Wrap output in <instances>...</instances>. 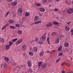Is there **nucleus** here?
<instances>
[{
	"label": "nucleus",
	"mask_w": 73,
	"mask_h": 73,
	"mask_svg": "<svg viewBox=\"0 0 73 73\" xmlns=\"http://www.w3.org/2000/svg\"><path fill=\"white\" fill-rule=\"evenodd\" d=\"M67 13L68 14H72L73 13V8H70L67 11Z\"/></svg>",
	"instance_id": "f257e3e1"
},
{
	"label": "nucleus",
	"mask_w": 73,
	"mask_h": 73,
	"mask_svg": "<svg viewBox=\"0 0 73 73\" xmlns=\"http://www.w3.org/2000/svg\"><path fill=\"white\" fill-rule=\"evenodd\" d=\"M4 60L6 62H7V63H9L12 62V60L11 59L9 60L8 58L6 57H4Z\"/></svg>",
	"instance_id": "f03ea898"
},
{
	"label": "nucleus",
	"mask_w": 73,
	"mask_h": 73,
	"mask_svg": "<svg viewBox=\"0 0 73 73\" xmlns=\"http://www.w3.org/2000/svg\"><path fill=\"white\" fill-rule=\"evenodd\" d=\"M46 34H44L40 38V40L42 41H44L45 39H46Z\"/></svg>",
	"instance_id": "7ed1b4c3"
},
{
	"label": "nucleus",
	"mask_w": 73,
	"mask_h": 73,
	"mask_svg": "<svg viewBox=\"0 0 73 73\" xmlns=\"http://www.w3.org/2000/svg\"><path fill=\"white\" fill-rule=\"evenodd\" d=\"M22 41H23L22 39H19L16 42V45H19V44L22 42Z\"/></svg>",
	"instance_id": "20e7f679"
},
{
	"label": "nucleus",
	"mask_w": 73,
	"mask_h": 73,
	"mask_svg": "<svg viewBox=\"0 0 73 73\" xmlns=\"http://www.w3.org/2000/svg\"><path fill=\"white\" fill-rule=\"evenodd\" d=\"M52 23H48L45 25V27L46 28H49L52 26Z\"/></svg>",
	"instance_id": "39448f33"
},
{
	"label": "nucleus",
	"mask_w": 73,
	"mask_h": 73,
	"mask_svg": "<svg viewBox=\"0 0 73 73\" xmlns=\"http://www.w3.org/2000/svg\"><path fill=\"white\" fill-rule=\"evenodd\" d=\"M37 48L36 46H34L33 47V52H37Z\"/></svg>",
	"instance_id": "423d86ee"
},
{
	"label": "nucleus",
	"mask_w": 73,
	"mask_h": 73,
	"mask_svg": "<svg viewBox=\"0 0 73 73\" xmlns=\"http://www.w3.org/2000/svg\"><path fill=\"white\" fill-rule=\"evenodd\" d=\"M22 50H23V51H25V49H26V45L25 44H24L22 45Z\"/></svg>",
	"instance_id": "0eeeda50"
},
{
	"label": "nucleus",
	"mask_w": 73,
	"mask_h": 73,
	"mask_svg": "<svg viewBox=\"0 0 73 73\" xmlns=\"http://www.w3.org/2000/svg\"><path fill=\"white\" fill-rule=\"evenodd\" d=\"M39 11L41 12H44L45 11V9L43 8H41L39 9Z\"/></svg>",
	"instance_id": "6e6552de"
},
{
	"label": "nucleus",
	"mask_w": 73,
	"mask_h": 73,
	"mask_svg": "<svg viewBox=\"0 0 73 73\" xmlns=\"http://www.w3.org/2000/svg\"><path fill=\"white\" fill-rule=\"evenodd\" d=\"M46 67V64H43L41 65V68L44 69Z\"/></svg>",
	"instance_id": "1a4fd4ad"
},
{
	"label": "nucleus",
	"mask_w": 73,
	"mask_h": 73,
	"mask_svg": "<svg viewBox=\"0 0 73 73\" xmlns=\"http://www.w3.org/2000/svg\"><path fill=\"white\" fill-rule=\"evenodd\" d=\"M38 19H39V16L37 15H36L34 17V21H37Z\"/></svg>",
	"instance_id": "9d476101"
},
{
	"label": "nucleus",
	"mask_w": 73,
	"mask_h": 73,
	"mask_svg": "<svg viewBox=\"0 0 73 73\" xmlns=\"http://www.w3.org/2000/svg\"><path fill=\"white\" fill-rule=\"evenodd\" d=\"M69 43L68 42H66L64 44V46L65 47H66L67 48V47H68L69 46Z\"/></svg>",
	"instance_id": "9b49d317"
},
{
	"label": "nucleus",
	"mask_w": 73,
	"mask_h": 73,
	"mask_svg": "<svg viewBox=\"0 0 73 73\" xmlns=\"http://www.w3.org/2000/svg\"><path fill=\"white\" fill-rule=\"evenodd\" d=\"M44 52L43 51H42L40 52L39 54V56L41 57H42V56H44Z\"/></svg>",
	"instance_id": "f8f14e48"
},
{
	"label": "nucleus",
	"mask_w": 73,
	"mask_h": 73,
	"mask_svg": "<svg viewBox=\"0 0 73 73\" xmlns=\"http://www.w3.org/2000/svg\"><path fill=\"white\" fill-rule=\"evenodd\" d=\"M17 2H13L11 4V5L12 6H15L17 5Z\"/></svg>",
	"instance_id": "ddd939ff"
},
{
	"label": "nucleus",
	"mask_w": 73,
	"mask_h": 73,
	"mask_svg": "<svg viewBox=\"0 0 73 73\" xmlns=\"http://www.w3.org/2000/svg\"><path fill=\"white\" fill-rule=\"evenodd\" d=\"M18 12L19 13H22L23 12V9L21 8H19L18 9Z\"/></svg>",
	"instance_id": "4468645a"
},
{
	"label": "nucleus",
	"mask_w": 73,
	"mask_h": 73,
	"mask_svg": "<svg viewBox=\"0 0 73 73\" xmlns=\"http://www.w3.org/2000/svg\"><path fill=\"white\" fill-rule=\"evenodd\" d=\"M65 29L66 31H69L70 30V28L68 26H66L65 27Z\"/></svg>",
	"instance_id": "2eb2a0df"
},
{
	"label": "nucleus",
	"mask_w": 73,
	"mask_h": 73,
	"mask_svg": "<svg viewBox=\"0 0 73 73\" xmlns=\"http://www.w3.org/2000/svg\"><path fill=\"white\" fill-rule=\"evenodd\" d=\"M62 46H60L59 48H58V51H60H60H61V50H62Z\"/></svg>",
	"instance_id": "dca6fc26"
},
{
	"label": "nucleus",
	"mask_w": 73,
	"mask_h": 73,
	"mask_svg": "<svg viewBox=\"0 0 73 73\" xmlns=\"http://www.w3.org/2000/svg\"><path fill=\"white\" fill-rule=\"evenodd\" d=\"M4 39L3 38H0V42H4Z\"/></svg>",
	"instance_id": "f3484780"
},
{
	"label": "nucleus",
	"mask_w": 73,
	"mask_h": 73,
	"mask_svg": "<svg viewBox=\"0 0 73 73\" xmlns=\"http://www.w3.org/2000/svg\"><path fill=\"white\" fill-rule=\"evenodd\" d=\"M57 35V33H56V32H53L52 33V36H55V35Z\"/></svg>",
	"instance_id": "a211bd4d"
},
{
	"label": "nucleus",
	"mask_w": 73,
	"mask_h": 73,
	"mask_svg": "<svg viewBox=\"0 0 73 73\" xmlns=\"http://www.w3.org/2000/svg\"><path fill=\"white\" fill-rule=\"evenodd\" d=\"M53 24H54V25H59V23L57 22L56 21L54 22Z\"/></svg>",
	"instance_id": "6ab92c4d"
},
{
	"label": "nucleus",
	"mask_w": 73,
	"mask_h": 73,
	"mask_svg": "<svg viewBox=\"0 0 73 73\" xmlns=\"http://www.w3.org/2000/svg\"><path fill=\"white\" fill-rule=\"evenodd\" d=\"M4 67L5 68H7L8 66V65L7 63H5L4 65Z\"/></svg>",
	"instance_id": "aec40b11"
},
{
	"label": "nucleus",
	"mask_w": 73,
	"mask_h": 73,
	"mask_svg": "<svg viewBox=\"0 0 73 73\" xmlns=\"http://www.w3.org/2000/svg\"><path fill=\"white\" fill-rule=\"evenodd\" d=\"M9 23H11V24H13L14 23V21L13 20H10L9 21Z\"/></svg>",
	"instance_id": "412c9836"
},
{
	"label": "nucleus",
	"mask_w": 73,
	"mask_h": 73,
	"mask_svg": "<svg viewBox=\"0 0 73 73\" xmlns=\"http://www.w3.org/2000/svg\"><path fill=\"white\" fill-rule=\"evenodd\" d=\"M55 42L56 44H58L59 43V38H57V40Z\"/></svg>",
	"instance_id": "4be33fe9"
},
{
	"label": "nucleus",
	"mask_w": 73,
	"mask_h": 73,
	"mask_svg": "<svg viewBox=\"0 0 73 73\" xmlns=\"http://www.w3.org/2000/svg\"><path fill=\"white\" fill-rule=\"evenodd\" d=\"M29 54L30 56H33V53L32 52H29Z\"/></svg>",
	"instance_id": "5701e85b"
},
{
	"label": "nucleus",
	"mask_w": 73,
	"mask_h": 73,
	"mask_svg": "<svg viewBox=\"0 0 73 73\" xmlns=\"http://www.w3.org/2000/svg\"><path fill=\"white\" fill-rule=\"evenodd\" d=\"M28 66H31V62L30 61H29L28 62Z\"/></svg>",
	"instance_id": "b1692460"
},
{
	"label": "nucleus",
	"mask_w": 73,
	"mask_h": 73,
	"mask_svg": "<svg viewBox=\"0 0 73 73\" xmlns=\"http://www.w3.org/2000/svg\"><path fill=\"white\" fill-rule=\"evenodd\" d=\"M13 43L12 42H9V45L10 46H11L12 45H13Z\"/></svg>",
	"instance_id": "393cba45"
},
{
	"label": "nucleus",
	"mask_w": 73,
	"mask_h": 73,
	"mask_svg": "<svg viewBox=\"0 0 73 73\" xmlns=\"http://www.w3.org/2000/svg\"><path fill=\"white\" fill-rule=\"evenodd\" d=\"M25 16L28 17V16H29V13L28 12H26V14H25Z\"/></svg>",
	"instance_id": "a878e982"
},
{
	"label": "nucleus",
	"mask_w": 73,
	"mask_h": 73,
	"mask_svg": "<svg viewBox=\"0 0 73 73\" xmlns=\"http://www.w3.org/2000/svg\"><path fill=\"white\" fill-rule=\"evenodd\" d=\"M10 46L8 45L6 46V49H9V48H10V46Z\"/></svg>",
	"instance_id": "bb28decb"
},
{
	"label": "nucleus",
	"mask_w": 73,
	"mask_h": 73,
	"mask_svg": "<svg viewBox=\"0 0 73 73\" xmlns=\"http://www.w3.org/2000/svg\"><path fill=\"white\" fill-rule=\"evenodd\" d=\"M10 28L12 29H15V28H16L15 27L12 26H10Z\"/></svg>",
	"instance_id": "cd10ccee"
},
{
	"label": "nucleus",
	"mask_w": 73,
	"mask_h": 73,
	"mask_svg": "<svg viewBox=\"0 0 73 73\" xmlns=\"http://www.w3.org/2000/svg\"><path fill=\"white\" fill-rule=\"evenodd\" d=\"M47 42L48 44H50V42L49 41V38H47Z\"/></svg>",
	"instance_id": "c85d7f7f"
},
{
	"label": "nucleus",
	"mask_w": 73,
	"mask_h": 73,
	"mask_svg": "<svg viewBox=\"0 0 73 73\" xmlns=\"http://www.w3.org/2000/svg\"><path fill=\"white\" fill-rule=\"evenodd\" d=\"M58 56H63V54L62 52H60L58 54Z\"/></svg>",
	"instance_id": "c756f323"
},
{
	"label": "nucleus",
	"mask_w": 73,
	"mask_h": 73,
	"mask_svg": "<svg viewBox=\"0 0 73 73\" xmlns=\"http://www.w3.org/2000/svg\"><path fill=\"white\" fill-rule=\"evenodd\" d=\"M17 33H18V34H19V35H20L21 34V33H22V31L20 30L18 31H17Z\"/></svg>",
	"instance_id": "7c9ffc66"
},
{
	"label": "nucleus",
	"mask_w": 73,
	"mask_h": 73,
	"mask_svg": "<svg viewBox=\"0 0 73 73\" xmlns=\"http://www.w3.org/2000/svg\"><path fill=\"white\" fill-rule=\"evenodd\" d=\"M17 40V38H14L12 40V41H13V42H16Z\"/></svg>",
	"instance_id": "2f4dec72"
},
{
	"label": "nucleus",
	"mask_w": 73,
	"mask_h": 73,
	"mask_svg": "<svg viewBox=\"0 0 73 73\" xmlns=\"http://www.w3.org/2000/svg\"><path fill=\"white\" fill-rule=\"evenodd\" d=\"M41 64H42V62H40L38 63V66H41Z\"/></svg>",
	"instance_id": "473e14b6"
},
{
	"label": "nucleus",
	"mask_w": 73,
	"mask_h": 73,
	"mask_svg": "<svg viewBox=\"0 0 73 73\" xmlns=\"http://www.w3.org/2000/svg\"><path fill=\"white\" fill-rule=\"evenodd\" d=\"M7 25H8L7 24H6V25H5V26H4V27H3L2 28V29L3 30L4 29V28H5L6 27H7Z\"/></svg>",
	"instance_id": "72a5a7b5"
},
{
	"label": "nucleus",
	"mask_w": 73,
	"mask_h": 73,
	"mask_svg": "<svg viewBox=\"0 0 73 73\" xmlns=\"http://www.w3.org/2000/svg\"><path fill=\"white\" fill-rule=\"evenodd\" d=\"M65 65H66V66H70V64H69V63H65Z\"/></svg>",
	"instance_id": "f704fd0d"
},
{
	"label": "nucleus",
	"mask_w": 73,
	"mask_h": 73,
	"mask_svg": "<svg viewBox=\"0 0 73 73\" xmlns=\"http://www.w3.org/2000/svg\"><path fill=\"white\" fill-rule=\"evenodd\" d=\"M36 6H37V7H39V6H40V5H41V4L39 3H36Z\"/></svg>",
	"instance_id": "c9c22d12"
},
{
	"label": "nucleus",
	"mask_w": 73,
	"mask_h": 73,
	"mask_svg": "<svg viewBox=\"0 0 73 73\" xmlns=\"http://www.w3.org/2000/svg\"><path fill=\"white\" fill-rule=\"evenodd\" d=\"M35 40L36 42H38V38H36L35 39Z\"/></svg>",
	"instance_id": "e433bc0d"
},
{
	"label": "nucleus",
	"mask_w": 73,
	"mask_h": 73,
	"mask_svg": "<svg viewBox=\"0 0 73 73\" xmlns=\"http://www.w3.org/2000/svg\"><path fill=\"white\" fill-rule=\"evenodd\" d=\"M42 3L44 4L46 3V0H43L42 1Z\"/></svg>",
	"instance_id": "4c0bfd02"
},
{
	"label": "nucleus",
	"mask_w": 73,
	"mask_h": 73,
	"mask_svg": "<svg viewBox=\"0 0 73 73\" xmlns=\"http://www.w3.org/2000/svg\"><path fill=\"white\" fill-rule=\"evenodd\" d=\"M12 64L13 65H17L15 62H12Z\"/></svg>",
	"instance_id": "58836bf2"
},
{
	"label": "nucleus",
	"mask_w": 73,
	"mask_h": 73,
	"mask_svg": "<svg viewBox=\"0 0 73 73\" xmlns=\"http://www.w3.org/2000/svg\"><path fill=\"white\" fill-rule=\"evenodd\" d=\"M60 60H61V58H58V59H57V60H56V62H58Z\"/></svg>",
	"instance_id": "ea45409f"
},
{
	"label": "nucleus",
	"mask_w": 73,
	"mask_h": 73,
	"mask_svg": "<svg viewBox=\"0 0 73 73\" xmlns=\"http://www.w3.org/2000/svg\"><path fill=\"white\" fill-rule=\"evenodd\" d=\"M28 71L29 72H30V73H32V72H33V71L30 69L28 70Z\"/></svg>",
	"instance_id": "a19ab883"
},
{
	"label": "nucleus",
	"mask_w": 73,
	"mask_h": 73,
	"mask_svg": "<svg viewBox=\"0 0 73 73\" xmlns=\"http://www.w3.org/2000/svg\"><path fill=\"white\" fill-rule=\"evenodd\" d=\"M15 26L16 27H20V25H19V24H16L15 25Z\"/></svg>",
	"instance_id": "79ce46f5"
},
{
	"label": "nucleus",
	"mask_w": 73,
	"mask_h": 73,
	"mask_svg": "<svg viewBox=\"0 0 73 73\" xmlns=\"http://www.w3.org/2000/svg\"><path fill=\"white\" fill-rule=\"evenodd\" d=\"M58 9L57 8H55L54 10V11H55L56 12L57 11H58Z\"/></svg>",
	"instance_id": "37998d69"
},
{
	"label": "nucleus",
	"mask_w": 73,
	"mask_h": 73,
	"mask_svg": "<svg viewBox=\"0 0 73 73\" xmlns=\"http://www.w3.org/2000/svg\"><path fill=\"white\" fill-rule=\"evenodd\" d=\"M38 42L39 44H42V42H41V41H38Z\"/></svg>",
	"instance_id": "c03bdc74"
},
{
	"label": "nucleus",
	"mask_w": 73,
	"mask_h": 73,
	"mask_svg": "<svg viewBox=\"0 0 73 73\" xmlns=\"http://www.w3.org/2000/svg\"><path fill=\"white\" fill-rule=\"evenodd\" d=\"M52 51H49V54H52Z\"/></svg>",
	"instance_id": "a18cd8bd"
},
{
	"label": "nucleus",
	"mask_w": 73,
	"mask_h": 73,
	"mask_svg": "<svg viewBox=\"0 0 73 73\" xmlns=\"http://www.w3.org/2000/svg\"><path fill=\"white\" fill-rule=\"evenodd\" d=\"M7 2H11V1H12V0H7Z\"/></svg>",
	"instance_id": "49530a36"
},
{
	"label": "nucleus",
	"mask_w": 73,
	"mask_h": 73,
	"mask_svg": "<svg viewBox=\"0 0 73 73\" xmlns=\"http://www.w3.org/2000/svg\"><path fill=\"white\" fill-rule=\"evenodd\" d=\"M9 14V12H7V13H6L5 15L6 16H8V14Z\"/></svg>",
	"instance_id": "de8ad7c7"
},
{
	"label": "nucleus",
	"mask_w": 73,
	"mask_h": 73,
	"mask_svg": "<svg viewBox=\"0 0 73 73\" xmlns=\"http://www.w3.org/2000/svg\"><path fill=\"white\" fill-rule=\"evenodd\" d=\"M66 63V62L62 63L61 64V66H63V65H65V63Z\"/></svg>",
	"instance_id": "09e8293b"
},
{
	"label": "nucleus",
	"mask_w": 73,
	"mask_h": 73,
	"mask_svg": "<svg viewBox=\"0 0 73 73\" xmlns=\"http://www.w3.org/2000/svg\"><path fill=\"white\" fill-rule=\"evenodd\" d=\"M41 21H37V23L38 24H39V23H41Z\"/></svg>",
	"instance_id": "8fccbe9b"
},
{
	"label": "nucleus",
	"mask_w": 73,
	"mask_h": 73,
	"mask_svg": "<svg viewBox=\"0 0 73 73\" xmlns=\"http://www.w3.org/2000/svg\"><path fill=\"white\" fill-rule=\"evenodd\" d=\"M3 64H1V68H3Z\"/></svg>",
	"instance_id": "3c124183"
},
{
	"label": "nucleus",
	"mask_w": 73,
	"mask_h": 73,
	"mask_svg": "<svg viewBox=\"0 0 73 73\" xmlns=\"http://www.w3.org/2000/svg\"><path fill=\"white\" fill-rule=\"evenodd\" d=\"M53 1V0H48L49 2H52Z\"/></svg>",
	"instance_id": "603ef678"
},
{
	"label": "nucleus",
	"mask_w": 73,
	"mask_h": 73,
	"mask_svg": "<svg viewBox=\"0 0 73 73\" xmlns=\"http://www.w3.org/2000/svg\"><path fill=\"white\" fill-rule=\"evenodd\" d=\"M68 73H73V72L72 71H70V72H68Z\"/></svg>",
	"instance_id": "864d4df0"
},
{
	"label": "nucleus",
	"mask_w": 73,
	"mask_h": 73,
	"mask_svg": "<svg viewBox=\"0 0 73 73\" xmlns=\"http://www.w3.org/2000/svg\"><path fill=\"white\" fill-rule=\"evenodd\" d=\"M62 73H65V71L62 70Z\"/></svg>",
	"instance_id": "5fc2aeb1"
},
{
	"label": "nucleus",
	"mask_w": 73,
	"mask_h": 73,
	"mask_svg": "<svg viewBox=\"0 0 73 73\" xmlns=\"http://www.w3.org/2000/svg\"><path fill=\"white\" fill-rule=\"evenodd\" d=\"M71 23V22H68V25H69Z\"/></svg>",
	"instance_id": "6e6d98bb"
},
{
	"label": "nucleus",
	"mask_w": 73,
	"mask_h": 73,
	"mask_svg": "<svg viewBox=\"0 0 73 73\" xmlns=\"http://www.w3.org/2000/svg\"><path fill=\"white\" fill-rule=\"evenodd\" d=\"M25 17H23L22 18V20H23H23H25Z\"/></svg>",
	"instance_id": "4d7b16f0"
},
{
	"label": "nucleus",
	"mask_w": 73,
	"mask_h": 73,
	"mask_svg": "<svg viewBox=\"0 0 73 73\" xmlns=\"http://www.w3.org/2000/svg\"><path fill=\"white\" fill-rule=\"evenodd\" d=\"M71 35H72V36H73V32H71Z\"/></svg>",
	"instance_id": "13d9d810"
},
{
	"label": "nucleus",
	"mask_w": 73,
	"mask_h": 73,
	"mask_svg": "<svg viewBox=\"0 0 73 73\" xmlns=\"http://www.w3.org/2000/svg\"><path fill=\"white\" fill-rule=\"evenodd\" d=\"M66 4H68V5H69L70 4V3H68V2H66Z\"/></svg>",
	"instance_id": "bf43d9fd"
},
{
	"label": "nucleus",
	"mask_w": 73,
	"mask_h": 73,
	"mask_svg": "<svg viewBox=\"0 0 73 73\" xmlns=\"http://www.w3.org/2000/svg\"><path fill=\"white\" fill-rule=\"evenodd\" d=\"M35 24H38L37 23V22H35Z\"/></svg>",
	"instance_id": "052dcab7"
},
{
	"label": "nucleus",
	"mask_w": 73,
	"mask_h": 73,
	"mask_svg": "<svg viewBox=\"0 0 73 73\" xmlns=\"http://www.w3.org/2000/svg\"><path fill=\"white\" fill-rule=\"evenodd\" d=\"M46 53H49V51H46Z\"/></svg>",
	"instance_id": "680f3d73"
},
{
	"label": "nucleus",
	"mask_w": 73,
	"mask_h": 73,
	"mask_svg": "<svg viewBox=\"0 0 73 73\" xmlns=\"http://www.w3.org/2000/svg\"><path fill=\"white\" fill-rule=\"evenodd\" d=\"M23 55L24 56H25V54H23Z\"/></svg>",
	"instance_id": "e2e57ef3"
},
{
	"label": "nucleus",
	"mask_w": 73,
	"mask_h": 73,
	"mask_svg": "<svg viewBox=\"0 0 73 73\" xmlns=\"http://www.w3.org/2000/svg\"><path fill=\"white\" fill-rule=\"evenodd\" d=\"M71 32H73V29H72V30L71 31Z\"/></svg>",
	"instance_id": "0e129e2a"
},
{
	"label": "nucleus",
	"mask_w": 73,
	"mask_h": 73,
	"mask_svg": "<svg viewBox=\"0 0 73 73\" xmlns=\"http://www.w3.org/2000/svg\"><path fill=\"white\" fill-rule=\"evenodd\" d=\"M52 52H55V50H52Z\"/></svg>",
	"instance_id": "69168bd1"
},
{
	"label": "nucleus",
	"mask_w": 73,
	"mask_h": 73,
	"mask_svg": "<svg viewBox=\"0 0 73 73\" xmlns=\"http://www.w3.org/2000/svg\"><path fill=\"white\" fill-rule=\"evenodd\" d=\"M56 19H57L58 20V17H56Z\"/></svg>",
	"instance_id": "338daca9"
},
{
	"label": "nucleus",
	"mask_w": 73,
	"mask_h": 73,
	"mask_svg": "<svg viewBox=\"0 0 73 73\" xmlns=\"http://www.w3.org/2000/svg\"><path fill=\"white\" fill-rule=\"evenodd\" d=\"M72 3L73 4V0H72Z\"/></svg>",
	"instance_id": "774afa93"
}]
</instances>
